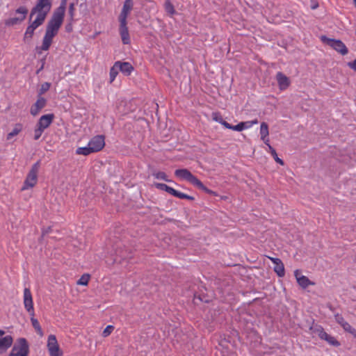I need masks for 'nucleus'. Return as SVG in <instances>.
I'll return each instance as SVG.
<instances>
[{
	"label": "nucleus",
	"mask_w": 356,
	"mask_h": 356,
	"mask_svg": "<svg viewBox=\"0 0 356 356\" xmlns=\"http://www.w3.org/2000/svg\"><path fill=\"white\" fill-rule=\"evenodd\" d=\"M67 0H61L60 6L54 10L51 19L47 24L45 33L42 39L41 51H47L50 48L54 38L58 34L63 24Z\"/></svg>",
	"instance_id": "1"
},
{
	"label": "nucleus",
	"mask_w": 356,
	"mask_h": 356,
	"mask_svg": "<svg viewBox=\"0 0 356 356\" xmlns=\"http://www.w3.org/2000/svg\"><path fill=\"white\" fill-rule=\"evenodd\" d=\"M51 0H37L35 5L31 10L30 20L33 16H35L34 21L43 24L51 9Z\"/></svg>",
	"instance_id": "2"
},
{
	"label": "nucleus",
	"mask_w": 356,
	"mask_h": 356,
	"mask_svg": "<svg viewBox=\"0 0 356 356\" xmlns=\"http://www.w3.org/2000/svg\"><path fill=\"white\" fill-rule=\"evenodd\" d=\"M175 175L179 179L188 181L199 189H201L207 193H211V191L207 188L202 182L194 176L188 169H177L175 171Z\"/></svg>",
	"instance_id": "3"
},
{
	"label": "nucleus",
	"mask_w": 356,
	"mask_h": 356,
	"mask_svg": "<svg viewBox=\"0 0 356 356\" xmlns=\"http://www.w3.org/2000/svg\"><path fill=\"white\" fill-rule=\"evenodd\" d=\"M40 167V162L33 164L29 170L22 187V191L29 190L33 188L38 182V173Z\"/></svg>",
	"instance_id": "4"
},
{
	"label": "nucleus",
	"mask_w": 356,
	"mask_h": 356,
	"mask_svg": "<svg viewBox=\"0 0 356 356\" xmlns=\"http://www.w3.org/2000/svg\"><path fill=\"white\" fill-rule=\"evenodd\" d=\"M321 40L342 56H345L348 53L347 47L340 40L330 38L325 35H322L321 37Z\"/></svg>",
	"instance_id": "5"
},
{
	"label": "nucleus",
	"mask_w": 356,
	"mask_h": 356,
	"mask_svg": "<svg viewBox=\"0 0 356 356\" xmlns=\"http://www.w3.org/2000/svg\"><path fill=\"white\" fill-rule=\"evenodd\" d=\"M29 346L25 338H19L15 343L8 356H28Z\"/></svg>",
	"instance_id": "6"
},
{
	"label": "nucleus",
	"mask_w": 356,
	"mask_h": 356,
	"mask_svg": "<svg viewBox=\"0 0 356 356\" xmlns=\"http://www.w3.org/2000/svg\"><path fill=\"white\" fill-rule=\"evenodd\" d=\"M16 14H19V17H14L7 19L5 21V24L8 26H13L19 24L23 22L28 13V9L25 6H20L15 10Z\"/></svg>",
	"instance_id": "7"
},
{
	"label": "nucleus",
	"mask_w": 356,
	"mask_h": 356,
	"mask_svg": "<svg viewBox=\"0 0 356 356\" xmlns=\"http://www.w3.org/2000/svg\"><path fill=\"white\" fill-rule=\"evenodd\" d=\"M47 347L50 356H62L63 351L60 350L56 337L54 334L48 337Z\"/></svg>",
	"instance_id": "8"
},
{
	"label": "nucleus",
	"mask_w": 356,
	"mask_h": 356,
	"mask_svg": "<svg viewBox=\"0 0 356 356\" xmlns=\"http://www.w3.org/2000/svg\"><path fill=\"white\" fill-rule=\"evenodd\" d=\"M24 305L26 310L29 313L31 316H35V312L33 308V302L32 294L29 288L24 289Z\"/></svg>",
	"instance_id": "9"
},
{
	"label": "nucleus",
	"mask_w": 356,
	"mask_h": 356,
	"mask_svg": "<svg viewBox=\"0 0 356 356\" xmlns=\"http://www.w3.org/2000/svg\"><path fill=\"white\" fill-rule=\"evenodd\" d=\"M88 144L93 152H97L105 145L104 137L102 135L96 136L88 142Z\"/></svg>",
	"instance_id": "10"
},
{
	"label": "nucleus",
	"mask_w": 356,
	"mask_h": 356,
	"mask_svg": "<svg viewBox=\"0 0 356 356\" xmlns=\"http://www.w3.org/2000/svg\"><path fill=\"white\" fill-rule=\"evenodd\" d=\"M120 22V34L122 38V43L128 44L130 43L131 40L129 37V30L127 27V21L119 20Z\"/></svg>",
	"instance_id": "11"
},
{
	"label": "nucleus",
	"mask_w": 356,
	"mask_h": 356,
	"mask_svg": "<svg viewBox=\"0 0 356 356\" xmlns=\"http://www.w3.org/2000/svg\"><path fill=\"white\" fill-rule=\"evenodd\" d=\"M54 118L53 113L43 115L40 118L36 126L44 131L52 123Z\"/></svg>",
	"instance_id": "12"
},
{
	"label": "nucleus",
	"mask_w": 356,
	"mask_h": 356,
	"mask_svg": "<svg viewBox=\"0 0 356 356\" xmlns=\"http://www.w3.org/2000/svg\"><path fill=\"white\" fill-rule=\"evenodd\" d=\"M134 7L133 0H125L119 15V20L127 21V19Z\"/></svg>",
	"instance_id": "13"
},
{
	"label": "nucleus",
	"mask_w": 356,
	"mask_h": 356,
	"mask_svg": "<svg viewBox=\"0 0 356 356\" xmlns=\"http://www.w3.org/2000/svg\"><path fill=\"white\" fill-rule=\"evenodd\" d=\"M42 24L35 22V21H33L26 28V31L24 33V41L25 42H29L33 35H34V31L36 29H38L39 26H40Z\"/></svg>",
	"instance_id": "14"
},
{
	"label": "nucleus",
	"mask_w": 356,
	"mask_h": 356,
	"mask_svg": "<svg viewBox=\"0 0 356 356\" xmlns=\"http://www.w3.org/2000/svg\"><path fill=\"white\" fill-rule=\"evenodd\" d=\"M47 100L39 96L36 102L31 107L30 113L32 115H37L40 111L46 106Z\"/></svg>",
	"instance_id": "15"
},
{
	"label": "nucleus",
	"mask_w": 356,
	"mask_h": 356,
	"mask_svg": "<svg viewBox=\"0 0 356 356\" xmlns=\"http://www.w3.org/2000/svg\"><path fill=\"white\" fill-rule=\"evenodd\" d=\"M276 80L280 90H285L291 83L289 79L281 72L277 73Z\"/></svg>",
	"instance_id": "16"
},
{
	"label": "nucleus",
	"mask_w": 356,
	"mask_h": 356,
	"mask_svg": "<svg viewBox=\"0 0 356 356\" xmlns=\"http://www.w3.org/2000/svg\"><path fill=\"white\" fill-rule=\"evenodd\" d=\"M270 260L274 264V271L277 275L282 277L285 275L284 266L282 260L279 258L268 257Z\"/></svg>",
	"instance_id": "17"
},
{
	"label": "nucleus",
	"mask_w": 356,
	"mask_h": 356,
	"mask_svg": "<svg viewBox=\"0 0 356 356\" xmlns=\"http://www.w3.org/2000/svg\"><path fill=\"white\" fill-rule=\"evenodd\" d=\"M294 275L298 284L303 289H306L308 286L314 284L308 277L305 275H302L298 270H295Z\"/></svg>",
	"instance_id": "18"
},
{
	"label": "nucleus",
	"mask_w": 356,
	"mask_h": 356,
	"mask_svg": "<svg viewBox=\"0 0 356 356\" xmlns=\"http://www.w3.org/2000/svg\"><path fill=\"white\" fill-rule=\"evenodd\" d=\"M115 66H118L119 70L126 75H129L134 70L133 66L128 62L116 61Z\"/></svg>",
	"instance_id": "19"
},
{
	"label": "nucleus",
	"mask_w": 356,
	"mask_h": 356,
	"mask_svg": "<svg viewBox=\"0 0 356 356\" xmlns=\"http://www.w3.org/2000/svg\"><path fill=\"white\" fill-rule=\"evenodd\" d=\"M318 336L321 339L325 340L331 345L336 346H339V341L334 337L325 332L322 328L319 330Z\"/></svg>",
	"instance_id": "20"
},
{
	"label": "nucleus",
	"mask_w": 356,
	"mask_h": 356,
	"mask_svg": "<svg viewBox=\"0 0 356 356\" xmlns=\"http://www.w3.org/2000/svg\"><path fill=\"white\" fill-rule=\"evenodd\" d=\"M13 342V339L10 335H7L0 339V351L3 352L10 348Z\"/></svg>",
	"instance_id": "21"
},
{
	"label": "nucleus",
	"mask_w": 356,
	"mask_h": 356,
	"mask_svg": "<svg viewBox=\"0 0 356 356\" xmlns=\"http://www.w3.org/2000/svg\"><path fill=\"white\" fill-rule=\"evenodd\" d=\"M212 119L214 121L221 124L226 129H227V127H229V123L227 122H226L225 120H224L222 119V116L218 113H212Z\"/></svg>",
	"instance_id": "22"
},
{
	"label": "nucleus",
	"mask_w": 356,
	"mask_h": 356,
	"mask_svg": "<svg viewBox=\"0 0 356 356\" xmlns=\"http://www.w3.org/2000/svg\"><path fill=\"white\" fill-rule=\"evenodd\" d=\"M22 129V126L21 124H17L14 129L8 134L7 140H11L14 136H17Z\"/></svg>",
	"instance_id": "23"
},
{
	"label": "nucleus",
	"mask_w": 356,
	"mask_h": 356,
	"mask_svg": "<svg viewBox=\"0 0 356 356\" xmlns=\"http://www.w3.org/2000/svg\"><path fill=\"white\" fill-rule=\"evenodd\" d=\"M91 153H94V152L91 150L90 147L89 146V144H88V145L86 147H78L76 149V154H79V155L87 156V155L90 154Z\"/></svg>",
	"instance_id": "24"
},
{
	"label": "nucleus",
	"mask_w": 356,
	"mask_h": 356,
	"mask_svg": "<svg viewBox=\"0 0 356 356\" xmlns=\"http://www.w3.org/2000/svg\"><path fill=\"white\" fill-rule=\"evenodd\" d=\"M260 135L261 140H264L265 138H266L269 135L268 126L266 122H262L261 124Z\"/></svg>",
	"instance_id": "25"
},
{
	"label": "nucleus",
	"mask_w": 356,
	"mask_h": 356,
	"mask_svg": "<svg viewBox=\"0 0 356 356\" xmlns=\"http://www.w3.org/2000/svg\"><path fill=\"white\" fill-rule=\"evenodd\" d=\"M31 321L32 325L34 327V329L35 330L36 332L40 336H42L43 332H42V330L41 328V326H40L38 321L36 318H35L34 316H31Z\"/></svg>",
	"instance_id": "26"
},
{
	"label": "nucleus",
	"mask_w": 356,
	"mask_h": 356,
	"mask_svg": "<svg viewBox=\"0 0 356 356\" xmlns=\"http://www.w3.org/2000/svg\"><path fill=\"white\" fill-rule=\"evenodd\" d=\"M118 71H119V69H118V66H115V63L113 66L111 67V68L110 69V73H109L110 83L113 82V81L115 80V77L117 76V75L118 74Z\"/></svg>",
	"instance_id": "27"
},
{
	"label": "nucleus",
	"mask_w": 356,
	"mask_h": 356,
	"mask_svg": "<svg viewBox=\"0 0 356 356\" xmlns=\"http://www.w3.org/2000/svg\"><path fill=\"white\" fill-rule=\"evenodd\" d=\"M164 7H165V11L168 13H169L170 15H172L173 14H175V10L173 5L172 4V3L170 2V0H166L165 1Z\"/></svg>",
	"instance_id": "28"
},
{
	"label": "nucleus",
	"mask_w": 356,
	"mask_h": 356,
	"mask_svg": "<svg viewBox=\"0 0 356 356\" xmlns=\"http://www.w3.org/2000/svg\"><path fill=\"white\" fill-rule=\"evenodd\" d=\"M152 175L157 179H161V180H163L165 181H170V180L168 179L166 174L164 172H161V171L154 172L152 173Z\"/></svg>",
	"instance_id": "29"
},
{
	"label": "nucleus",
	"mask_w": 356,
	"mask_h": 356,
	"mask_svg": "<svg viewBox=\"0 0 356 356\" xmlns=\"http://www.w3.org/2000/svg\"><path fill=\"white\" fill-rule=\"evenodd\" d=\"M342 327L346 332H349L356 338V330L353 328L348 322L343 324Z\"/></svg>",
	"instance_id": "30"
},
{
	"label": "nucleus",
	"mask_w": 356,
	"mask_h": 356,
	"mask_svg": "<svg viewBox=\"0 0 356 356\" xmlns=\"http://www.w3.org/2000/svg\"><path fill=\"white\" fill-rule=\"evenodd\" d=\"M269 152L277 163H280V165H284V161L278 157L275 149L273 147H270Z\"/></svg>",
	"instance_id": "31"
},
{
	"label": "nucleus",
	"mask_w": 356,
	"mask_h": 356,
	"mask_svg": "<svg viewBox=\"0 0 356 356\" xmlns=\"http://www.w3.org/2000/svg\"><path fill=\"white\" fill-rule=\"evenodd\" d=\"M51 87V84L48 82H44L43 83L42 85H41V87L39 90V96L41 97V95L42 94H44V92H46L47 91H48L49 90Z\"/></svg>",
	"instance_id": "32"
},
{
	"label": "nucleus",
	"mask_w": 356,
	"mask_h": 356,
	"mask_svg": "<svg viewBox=\"0 0 356 356\" xmlns=\"http://www.w3.org/2000/svg\"><path fill=\"white\" fill-rule=\"evenodd\" d=\"M241 122L243 125L244 129H248L251 128L254 124H258L259 122H258L257 119H254L253 120Z\"/></svg>",
	"instance_id": "33"
},
{
	"label": "nucleus",
	"mask_w": 356,
	"mask_h": 356,
	"mask_svg": "<svg viewBox=\"0 0 356 356\" xmlns=\"http://www.w3.org/2000/svg\"><path fill=\"white\" fill-rule=\"evenodd\" d=\"M89 275H83L81 278L77 281V284L79 285L86 286L88 284L89 281Z\"/></svg>",
	"instance_id": "34"
},
{
	"label": "nucleus",
	"mask_w": 356,
	"mask_h": 356,
	"mask_svg": "<svg viewBox=\"0 0 356 356\" xmlns=\"http://www.w3.org/2000/svg\"><path fill=\"white\" fill-rule=\"evenodd\" d=\"M227 129H232L233 131H241L244 130L243 125L242 122H240L236 125H232V124H229V127H227Z\"/></svg>",
	"instance_id": "35"
},
{
	"label": "nucleus",
	"mask_w": 356,
	"mask_h": 356,
	"mask_svg": "<svg viewBox=\"0 0 356 356\" xmlns=\"http://www.w3.org/2000/svg\"><path fill=\"white\" fill-rule=\"evenodd\" d=\"M74 12H75V3H70V4L69 6V9H68V14H69L72 21L74 19Z\"/></svg>",
	"instance_id": "36"
},
{
	"label": "nucleus",
	"mask_w": 356,
	"mask_h": 356,
	"mask_svg": "<svg viewBox=\"0 0 356 356\" xmlns=\"http://www.w3.org/2000/svg\"><path fill=\"white\" fill-rule=\"evenodd\" d=\"M176 197H179L180 199H186V200H194V197H192V196H190L187 194H185L184 193H181L180 191H177V193L175 196Z\"/></svg>",
	"instance_id": "37"
},
{
	"label": "nucleus",
	"mask_w": 356,
	"mask_h": 356,
	"mask_svg": "<svg viewBox=\"0 0 356 356\" xmlns=\"http://www.w3.org/2000/svg\"><path fill=\"white\" fill-rule=\"evenodd\" d=\"M113 330L114 327L113 325H107L102 332L103 337H108V335L111 334Z\"/></svg>",
	"instance_id": "38"
},
{
	"label": "nucleus",
	"mask_w": 356,
	"mask_h": 356,
	"mask_svg": "<svg viewBox=\"0 0 356 356\" xmlns=\"http://www.w3.org/2000/svg\"><path fill=\"white\" fill-rule=\"evenodd\" d=\"M43 131L44 130L41 129L40 128L36 126V128L34 130V139L35 140H38L41 137Z\"/></svg>",
	"instance_id": "39"
},
{
	"label": "nucleus",
	"mask_w": 356,
	"mask_h": 356,
	"mask_svg": "<svg viewBox=\"0 0 356 356\" xmlns=\"http://www.w3.org/2000/svg\"><path fill=\"white\" fill-rule=\"evenodd\" d=\"M335 321L342 327L343 324H345L347 321H345L343 317L337 314L334 316Z\"/></svg>",
	"instance_id": "40"
},
{
	"label": "nucleus",
	"mask_w": 356,
	"mask_h": 356,
	"mask_svg": "<svg viewBox=\"0 0 356 356\" xmlns=\"http://www.w3.org/2000/svg\"><path fill=\"white\" fill-rule=\"evenodd\" d=\"M155 186L156 188L165 191L168 188V185L162 183H156Z\"/></svg>",
	"instance_id": "41"
},
{
	"label": "nucleus",
	"mask_w": 356,
	"mask_h": 356,
	"mask_svg": "<svg viewBox=\"0 0 356 356\" xmlns=\"http://www.w3.org/2000/svg\"><path fill=\"white\" fill-rule=\"evenodd\" d=\"M177 190L174 189L173 188L170 187V186H168V188L167 190L165 191V192L168 193L169 194L173 195V196H176L177 193Z\"/></svg>",
	"instance_id": "42"
},
{
	"label": "nucleus",
	"mask_w": 356,
	"mask_h": 356,
	"mask_svg": "<svg viewBox=\"0 0 356 356\" xmlns=\"http://www.w3.org/2000/svg\"><path fill=\"white\" fill-rule=\"evenodd\" d=\"M347 65L350 68L352 69L353 70L355 71L356 72V59H355L354 60L351 61V62H348L347 63Z\"/></svg>",
	"instance_id": "43"
},
{
	"label": "nucleus",
	"mask_w": 356,
	"mask_h": 356,
	"mask_svg": "<svg viewBox=\"0 0 356 356\" xmlns=\"http://www.w3.org/2000/svg\"><path fill=\"white\" fill-rule=\"evenodd\" d=\"M65 30L67 32L70 33L72 31V26L71 24H68L65 26Z\"/></svg>",
	"instance_id": "44"
},
{
	"label": "nucleus",
	"mask_w": 356,
	"mask_h": 356,
	"mask_svg": "<svg viewBox=\"0 0 356 356\" xmlns=\"http://www.w3.org/2000/svg\"><path fill=\"white\" fill-rule=\"evenodd\" d=\"M262 140L268 146V149H270V147H272V146L269 143V138H268V136L266 138H265L264 140Z\"/></svg>",
	"instance_id": "45"
},
{
	"label": "nucleus",
	"mask_w": 356,
	"mask_h": 356,
	"mask_svg": "<svg viewBox=\"0 0 356 356\" xmlns=\"http://www.w3.org/2000/svg\"><path fill=\"white\" fill-rule=\"evenodd\" d=\"M42 65L40 67H39V69L37 70L36 72V74H38L43 68H44V60H42Z\"/></svg>",
	"instance_id": "46"
},
{
	"label": "nucleus",
	"mask_w": 356,
	"mask_h": 356,
	"mask_svg": "<svg viewBox=\"0 0 356 356\" xmlns=\"http://www.w3.org/2000/svg\"><path fill=\"white\" fill-rule=\"evenodd\" d=\"M4 334V331L0 330V336H2Z\"/></svg>",
	"instance_id": "47"
},
{
	"label": "nucleus",
	"mask_w": 356,
	"mask_h": 356,
	"mask_svg": "<svg viewBox=\"0 0 356 356\" xmlns=\"http://www.w3.org/2000/svg\"><path fill=\"white\" fill-rule=\"evenodd\" d=\"M355 4V7H356V0H353Z\"/></svg>",
	"instance_id": "48"
}]
</instances>
